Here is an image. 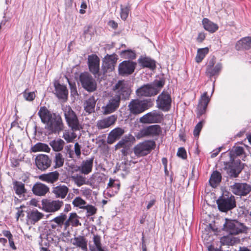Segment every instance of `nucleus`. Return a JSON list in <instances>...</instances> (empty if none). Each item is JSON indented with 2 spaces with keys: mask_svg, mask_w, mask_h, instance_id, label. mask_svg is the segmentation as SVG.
<instances>
[{
  "mask_svg": "<svg viewBox=\"0 0 251 251\" xmlns=\"http://www.w3.org/2000/svg\"><path fill=\"white\" fill-rule=\"evenodd\" d=\"M202 126H195L193 131V134L195 137H198L201 130Z\"/></svg>",
  "mask_w": 251,
  "mask_h": 251,
  "instance_id": "obj_62",
  "label": "nucleus"
},
{
  "mask_svg": "<svg viewBox=\"0 0 251 251\" xmlns=\"http://www.w3.org/2000/svg\"><path fill=\"white\" fill-rule=\"evenodd\" d=\"M230 177H237L242 170L240 159H235L232 162L226 163L224 168Z\"/></svg>",
  "mask_w": 251,
  "mask_h": 251,
  "instance_id": "obj_8",
  "label": "nucleus"
},
{
  "mask_svg": "<svg viewBox=\"0 0 251 251\" xmlns=\"http://www.w3.org/2000/svg\"><path fill=\"white\" fill-rule=\"evenodd\" d=\"M208 52L209 49L207 47L199 49L195 57L196 62L198 63L201 62Z\"/></svg>",
  "mask_w": 251,
  "mask_h": 251,
  "instance_id": "obj_38",
  "label": "nucleus"
},
{
  "mask_svg": "<svg viewBox=\"0 0 251 251\" xmlns=\"http://www.w3.org/2000/svg\"><path fill=\"white\" fill-rule=\"evenodd\" d=\"M210 100V98L207 96V92H204L199 100L197 107V117L200 118L201 116L205 113L208 104Z\"/></svg>",
  "mask_w": 251,
  "mask_h": 251,
  "instance_id": "obj_17",
  "label": "nucleus"
},
{
  "mask_svg": "<svg viewBox=\"0 0 251 251\" xmlns=\"http://www.w3.org/2000/svg\"><path fill=\"white\" fill-rule=\"evenodd\" d=\"M75 215V213H70V216H69L68 219L67 220H65V221L64 223L65 228H67L70 225V224H71V219H73V218H74V216Z\"/></svg>",
  "mask_w": 251,
  "mask_h": 251,
  "instance_id": "obj_58",
  "label": "nucleus"
},
{
  "mask_svg": "<svg viewBox=\"0 0 251 251\" xmlns=\"http://www.w3.org/2000/svg\"><path fill=\"white\" fill-rule=\"evenodd\" d=\"M49 144L52 148L53 151L58 152L63 149L65 145V142L60 138H55L54 140L50 141Z\"/></svg>",
  "mask_w": 251,
  "mask_h": 251,
  "instance_id": "obj_33",
  "label": "nucleus"
},
{
  "mask_svg": "<svg viewBox=\"0 0 251 251\" xmlns=\"http://www.w3.org/2000/svg\"><path fill=\"white\" fill-rule=\"evenodd\" d=\"M154 99L148 98L143 100L132 99L128 105L130 114L136 115L152 107Z\"/></svg>",
  "mask_w": 251,
  "mask_h": 251,
  "instance_id": "obj_2",
  "label": "nucleus"
},
{
  "mask_svg": "<svg viewBox=\"0 0 251 251\" xmlns=\"http://www.w3.org/2000/svg\"><path fill=\"white\" fill-rule=\"evenodd\" d=\"M100 58L96 54L88 57V66L90 72L94 75H98L100 71Z\"/></svg>",
  "mask_w": 251,
  "mask_h": 251,
  "instance_id": "obj_20",
  "label": "nucleus"
},
{
  "mask_svg": "<svg viewBox=\"0 0 251 251\" xmlns=\"http://www.w3.org/2000/svg\"><path fill=\"white\" fill-rule=\"evenodd\" d=\"M160 126H147L141 130L136 135L137 139L144 137L158 135L160 132Z\"/></svg>",
  "mask_w": 251,
  "mask_h": 251,
  "instance_id": "obj_21",
  "label": "nucleus"
},
{
  "mask_svg": "<svg viewBox=\"0 0 251 251\" xmlns=\"http://www.w3.org/2000/svg\"><path fill=\"white\" fill-rule=\"evenodd\" d=\"M163 119V114L158 110H153L140 118V122L143 124L160 123Z\"/></svg>",
  "mask_w": 251,
  "mask_h": 251,
  "instance_id": "obj_10",
  "label": "nucleus"
},
{
  "mask_svg": "<svg viewBox=\"0 0 251 251\" xmlns=\"http://www.w3.org/2000/svg\"><path fill=\"white\" fill-rule=\"evenodd\" d=\"M233 151L236 155L239 156L242 155L244 153V151L243 147H236L234 148Z\"/></svg>",
  "mask_w": 251,
  "mask_h": 251,
  "instance_id": "obj_59",
  "label": "nucleus"
},
{
  "mask_svg": "<svg viewBox=\"0 0 251 251\" xmlns=\"http://www.w3.org/2000/svg\"><path fill=\"white\" fill-rule=\"evenodd\" d=\"M155 146V144L154 141H146L136 145L134 148V152L138 157L144 156L150 153Z\"/></svg>",
  "mask_w": 251,
  "mask_h": 251,
  "instance_id": "obj_6",
  "label": "nucleus"
},
{
  "mask_svg": "<svg viewBox=\"0 0 251 251\" xmlns=\"http://www.w3.org/2000/svg\"><path fill=\"white\" fill-rule=\"evenodd\" d=\"M137 61L142 68H148L151 71H154L156 68V61L146 55H141Z\"/></svg>",
  "mask_w": 251,
  "mask_h": 251,
  "instance_id": "obj_18",
  "label": "nucleus"
},
{
  "mask_svg": "<svg viewBox=\"0 0 251 251\" xmlns=\"http://www.w3.org/2000/svg\"><path fill=\"white\" fill-rule=\"evenodd\" d=\"M113 90L116 94L111 99V113L119 107L121 97L124 100H128L131 94L130 89L124 80H119L113 87Z\"/></svg>",
  "mask_w": 251,
  "mask_h": 251,
  "instance_id": "obj_1",
  "label": "nucleus"
},
{
  "mask_svg": "<svg viewBox=\"0 0 251 251\" xmlns=\"http://www.w3.org/2000/svg\"><path fill=\"white\" fill-rule=\"evenodd\" d=\"M202 24L204 29L212 33L215 32L219 28L217 24L214 23L206 18L202 19Z\"/></svg>",
  "mask_w": 251,
  "mask_h": 251,
  "instance_id": "obj_30",
  "label": "nucleus"
},
{
  "mask_svg": "<svg viewBox=\"0 0 251 251\" xmlns=\"http://www.w3.org/2000/svg\"><path fill=\"white\" fill-rule=\"evenodd\" d=\"M67 216L65 214L61 213L60 215L54 218L51 222H54L59 226H62L66 220Z\"/></svg>",
  "mask_w": 251,
  "mask_h": 251,
  "instance_id": "obj_45",
  "label": "nucleus"
},
{
  "mask_svg": "<svg viewBox=\"0 0 251 251\" xmlns=\"http://www.w3.org/2000/svg\"><path fill=\"white\" fill-rule=\"evenodd\" d=\"M54 162L55 163L54 168L55 169L63 166L64 163V158L61 153L57 152L55 153Z\"/></svg>",
  "mask_w": 251,
  "mask_h": 251,
  "instance_id": "obj_41",
  "label": "nucleus"
},
{
  "mask_svg": "<svg viewBox=\"0 0 251 251\" xmlns=\"http://www.w3.org/2000/svg\"><path fill=\"white\" fill-rule=\"evenodd\" d=\"M121 54H126V57L131 59H134L136 58V53L134 51L131 50H122L121 52Z\"/></svg>",
  "mask_w": 251,
  "mask_h": 251,
  "instance_id": "obj_48",
  "label": "nucleus"
},
{
  "mask_svg": "<svg viewBox=\"0 0 251 251\" xmlns=\"http://www.w3.org/2000/svg\"><path fill=\"white\" fill-rule=\"evenodd\" d=\"M129 11V7L127 6L121 8V18L125 20L128 17Z\"/></svg>",
  "mask_w": 251,
  "mask_h": 251,
  "instance_id": "obj_53",
  "label": "nucleus"
},
{
  "mask_svg": "<svg viewBox=\"0 0 251 251\" xmlns=\"http://www.w3.org/2000/svg\"><path fill=\"white\" fill-rule=\"evenodd\" d=\"M63 126H45L44 130H40L41 134L44 133L46 135H50L53 133H56L63 130Z\"/></svg>",
  "mask_w": 251,
  "mask_h": 251,
  "instance_id": "obj_39",
  "label": "nucleus"
},
{
  "mask_svg": "<svg viewBox=\"0 0 251 251\" xmlns=\"http://www.w3.org/2000/svg\"><path fill=\"white\" fill-rule=\"evenodd\" d=\"M159 93V91L156 90L150 83L144 84L136 91V94L138 97H151Z\"/></svg>",
  "mask_w": 251,
  "mask_h": 251,
  "instance_id": "obj_14",
  "label": "nucleus"
},
{
  "mask_svg": "<svg viewBox=\"0 0 251 251\" xmlns=\"http://www.w3.org/2000/svg\"><path fill=\"white\" fill-rule=\"evenodd\" d=\"M77 185L80 186L85 183V179L82 176H77L76 178Z\"/></svg>",
  "mask_w": 251,
  "mask_h": 251,
  "instance_id": "obj_60",
  "label": "nucleus"
},
{
  "mask_svg": "<svg viewBox=\"0 0 251 251\" xmlns=\"http://www.w3.org/2000/svg\"><path fill=\"white\" fill-rule=\"evenodd\" d=\"M219 209L222 212H227L236 206L235 200L233 196H223L217 201Z\"/></svg>",
  "mask_w": 251,
  "mask_h": 251,
  "instance_id": "obj_7",
  "label": "nucleus"
},
{
  "mask_svg": "<svg viewBox=\"0 0 251 251\" xmlns=\"http://www.w3.org/2000/svg\"><path fill=\"white\" fill-rule=\"evenodd\" d=\"M135 138L131 134L124 136L115 146V149L123 148L121 150L122 154L126 156L132 145L135 143Z\"/></svg>",
  "mask_w": 251,
  "mask_h": 251,
  "instance_id": "obj_11",
  "label": "nucleus"
},
{
  "mask_svg": "<svg viewBox=\"0 0 251 251\" xmlns=\"http://www.w3.org/2000/svg\"><path fill=\"white\" fill-rule=\"evenodd\" d=\"M38 115L42 122L47 126H63L61 116L51 112L45 106L40 107Z\"/></svg>",
  "mask_w": 251,
  "mask_h": 251,
  "instance_id": "obj_3",
  "label": "nucleus"
},
{
  "mask_svg": "<svg viewBox=\"0 0 251 251\" xmlns=\"http://www.w3.org/2000/svg\"><path fill=\"white\" fill-rule=\"evenodd\" d=\"M84 209L86 210L87 216H89L95 214L97 210L95 206L89 204L86 205Z\"/></svg>",
  "mask_w": 251,
  "mask_h": 251,
  "instance_id": "obj_49",
  "label": "nucleus"
},
{
  "mask_svg": "<svg viewBox=\"0 0 251 251\" xmlns=\"http://www.w3.org/2000/svg\"><path fill=\"white\" fill-rule=\"evenodd\" d=\"M63 111L68 126H80L76 115L70 106L65 107Z\"/></svg>",
  "mask_w": 251,
  "mask_h": 251,
  "instance_id": "obj_19",
  "label": "nucleus"
},
{
  "mask_svg": "<svg viewBox=\"0 0 251 251\" xmlns=\"http://www.w3.org/2000/svg\"><path fill=\"white\" fill-rule=\"evenodd\" d=\"M177 155L183 159H186L187 158V154L184 148H179L177 152Z\"/></svg>",
  "mask_w": 251,
  "mask_h": 251,
  "instance_id": "obj_54",
  "label": "nucleus"
},
{
  "mask_svg": "<svg viewBox=\"0 0 251 251\" xmlns=\"http://www.w3.org/2000/svg\"><path fill=\"white\" fill-rule=\"evenodd\" d=\"M68 81L70 88L71 95H73V96L78 95L75 83L70 81L69 79H68Z\"/></svg>",
  "mask_w": 251,
  "mask_h": 251,
  "instance_id": "obj_52",
  "label": "nucleus"
},
{
  "mask_svg": "<svg viewBox=\"0 0 251 251\" xmlns=\"http://www.w3.org/2000/svg\"><path fill=\"white\" fill-rule=\"evenodd\" d=\"M63 204L62 201L43 199L42 209L46 212L54 213L58 211Z\"/></svg>",
  "mask_w": 251,
  "mask_h": 251,
  "instance_id": "obj_9",
  "label": "nucleus"
},
{
  "mask_svg": "<svg viewBox=\"0 0 251 251\" xmlns=\"http://www.w3.org/2000/svg\"><path fill=\"white\" fill-rule=\"evenodd\" d=\"M237 238L232 236H226L221 238V243L223 245H234L237 242Z\"/></svg>",
  "mask_w": 251,
  "mask_h": 251,
  "instance_id": "obj_40",
  "label": "nucleus"
},
{
  "mask_svg": "<svg viewBox=\"0 0 251 251\" xmlns=\"http://www.w3.org/2000/svg\"><path fill=\"white\" fill-rule=\"evenodd\" d=\"M216 57L213 56L209 60L208 62V64L206 66V70H208L211 68L214 67V65L216 63Z\"/></svg>",
  "mask_w": 251,
  "mask_h": 251,
  "instance_id": "obj_55",
  "label": "nucleus"
},
{
  "mask_svg": "<svg viewBox=\"0 0 251 251\" xmlns=\"http://www.w3.org/2000/svg\"><path fill=\"white\" fill-rule=\"evenodd\" d=\"M124 133L123 129L120 127H117L111 131V144L117 139L120 137Z\"/></svg>",
  "mask_w": 251,
  "mask_h": 251,
  "instance_id": "obj_42",
  "label": "nucleus"
},
{
  "mask_svg": "<svg viewBox=\"0 0 251 251\" xmlns=\"http://www.w3.org/2000/svg\"><path fill=\"white\" fill-rule=\"evenodd\" d=\"M68 188L64 185H60L52 188V193L56 198L64 199L68 193Z\"/></svg>",
  "mask_w": 251,
  "mask_h": 251,
  "instance_id": "obj_28",
  "label": "nucleus"
},
{
  "mask_svg": "<svg viewBox=\"0 0 251 251\" xmlns=\"http://www.w3.org/2000/svg\"><path fill=\"white\" fill-rule=\"evenodd\" d=\"M96 100L94 96L90 97L84 103V107L86 112L91 113L94 111Z\"/></svg>",
  "mask_w": 251,
  "mask_h": 251,
  "instance_id": "obj_34",
  "label": "nucleus"
},
{
  "mask_svg": "<svg viewBox=\"0 0 251 251\" xmlns=\"http://www.w3.org/2000/svg\"><path fill=\"white\" fill-rule=\"evenodd\" d=\"M49 187L45 184L37 182L32 187L33 193L38 196H44L49 192Z\"/></svg>",
  "mask_w": 251,
  "mask_h": 251,
  "instance_id": "obj_23",
  "label": "nucleus"
},
{
  "mask_svg": "<svg viewBox=\"0 0 251 251\" xmlns=\"http://www.w3.org/2000/svg\"><path fill=\"white\" fill-rule=\"evenodd\" d=\"M75 136L73 132H65L63 134V137L67 141V142H71L75 138Z\"/></svg>",
  "mask_w": 251,
  "mask_h": 251,
  "instance_id": "obj_50",
  "label": "nucleus"
},
{
  "mask_svg": "<svg viewBox=\"0 0 251 251\" xmlns=\"http://www.w3.org/2000/svg\"><path fill=\"white\" fill-rule=\"evenodd\" d=\"M75 153L77 158H79L81 154V147L78 143L75 144Z\"/></svg>",
  "mask_w": 251,
  "mask_h": 251,
  "instance_id": "obj_56",
  "label": "nucleus"
},
{
  "mask_svg": "<svg viewBox=\"0 0 251 251\" xmlns=\"http://www.w3.org/2000/svg\"><path fill=\"white\" fill-rule=\"evenodd\" d=\"M31 150L33 152L38 151H45L49 152L50 149L49 146L45 143L39 142L31 147Z\"/></svg>",
  "mask_w": 251,
  "mask_h": 251,
  "instance_id": "obj_36",
  "label": "nucleus"
},
{
  "mask_svg": "<svg viewBox=\"0 0 251 251\" xmlns=\"http://www.w3.org/2000/svg\"><path fill=\"white\" fill-rule=\"evenodd\" d=\"M44 216V214L35 209L27 213V217L28 221L30 222L31 224L34 225L36 223L42 219Z\"/></svg>",
  "mask_w": 251,
  "mask_h": 251,
  "instance_id": "obj_27",
  "label": "nucleus"
},
{
  "mask_svg": "<svg viewBox=\"0 0 251 251\" xmlns=\"http://www.w3.org/2000/svg\"><path fill=\"white\" fill-rule=\"evenodd\" d=\"M55 95L59 99L66 101L68 97V90L66 86L59 83L54 85Z\"/></svg>",
  "mask_w": 251,
  "mask_h": 251,
  "instance_id": "obj_24",
  "label": "nucleus"
},
{
  "mask_svg": "<svg viewBox=\"0 0 251 251\" xmlns=\"http://www.w3.org/2000/svg\"><path fill=\"white\" fill-rule=\"evenodd\" d=\"M13 189L15 193L21 197V196H24L27 193V190L25 188V184L21 181L15 180L13 182Z\"/></svg>",
  "mask_w": 251,
  "mask_h": 251,
  "instance_id": "obj_32",
  "label": "nucleus"
},
{
  "mask_svg": "<svg viewBox=\"0 0 251 251\" xmlns=\"http://www.w3.org/2000/svg\"><path fill=\"white\" fill-rule=\"evenodd\" d=\"M26 89L23 93V97L25 99L28 101H33L36 97V95L34 92H27Z\"/></svg>",
  "mask_w": 251,
  "mask_h": 251,
  "instance_id": "obj_47",
  "label": "nucleus"
},
{
  "mask_svg": "<svg viewBox=\"0 0 251 251\" xmlns=\"http://www.w3.org/2000/svg\"><path fill=\"white\" fill-rule=\"evenodd\" d=\"M79 81L81 86L89 92H93L96 90L97 84L95 79L88 72L81 73L79 76Z\"/></svg>",
  "mask_w": 251,
  "mask_h": 251,
  "instance_id": "obj_5",
  "label": "nucleus"
},
{
  "mask_svg": "<svg viewBox=\"0 0 251 251\" xmlns=\"http://www.w3.org/2000/svg\"><path fill=\"white\" fill-rule=\"evenodd\" d=\"M81 9L79 10L80 13L83 14L85 13V9L87 8V4L85 1H83L80 5Z\"/></svg>",
  "mask_w": 251,
  "mask_h": 251,
  "instance_id": "obj_64",
  "label": "nucleus"
},
{
  "mask_svg": "<svg viewBox=\"0 0 251 251\" xmlns=\"http://www.w3.org/2000/svg\"><path fill=\"white\" fill-rule=\"evenodd\" d=\"M94 159V157H92L82 162L79 169L82 174L87 175L92 171Z\"/></svg>",
  "mask_w": 251,
  "mask_h": 251,
  "instance_id": "obj_26",
  "label": "nucleus"
},
{
  "mask_svg": "<svg viewBox=\"0 0 251 251\" xmlns=\"http://www.w3.org/2000/svg\"><path fill=\"white\" fill-rule=\"evenodd\" d=\"M221 174L218 171L213 172L212 174L209 179V183L210 185L213 187H216L221 181Z\"/></svg>",
  "mask_w": 251,
  "mask_h": 251,
  "instance_id": "obj_35",
  "label": "nucleus"
},
{
  "mask_svg": "<svg viewBox=\"0 0 251 251\" xmlns=\"http://www.w3.org/2000/svg\"><path fill=\"white\" fill-rule=\"evenodd\" d=\"M222 64L218 62L216 65L211 69L206 70V74L207 76L211 77L215 75H218L222 69Z\"/></svg>",
  "mask_w": 251,
  "mask_h": 251,
  "instance_id": "obj_37",
  "label": "nucleus"
},
{
  "mask_svg": "<svg viewBox=\"0 0 251 251\" xmlns=\"http://www.w3.org/2000/svg\"><path fill=\"white\" fill-rule=\"evenodd\" d=\"M205 38V35L204 33H200L197 37V41L200 43H201Z\"/></svg>",
  "mask_w": 251,
  "mask_h": 251,
  "instance_id": "obj_63",
  "label": "nucleus"
},
{
  "mask_svg": "<svg viewBox=\"0 0 251 251\" xmlns=\"http://www.w3.org/2000/svg\"><path fill=\"white\" fill-rule=\"evenodd\" d=\"M230 190L236 195L245 196L251 191V186L246 183H235L230 186Z\"/></svg>",
  "mask_w": 251,
  "mask_h": 251,
  "instance_id": "obj_13",
  "label": "nucleus"
},
{
  "mask_svg": "<svg viewBox=\"0 0 251 251\" xmlns=\"http://www.w3.org/2000/svg\"><path fill=\"white\" fill-rule=\"evenodd\" d=\"M114 182L115 180L111 179V189L113 191H114L115 193H117L120 188V184H117V186L115 187L114 185Z\"/></svg>",
  "mask_w": 251,
  "mask_h": 251,
  "instance_id": "obj_61",
  "label": "nucleus"
},
{
  "mask_svg": "<svg viewBox=\"0 0 251 251\" xmlns=\"http://www.w3.org/2000/svg\"><path fill=\"white\" fill-rule=\"evenodd\" d=\"M251 48V37L242 38L236 44L235 49L237 50H248Z\"/></svg>",
  "mask_w": 251,
  "mask_h": 251,
  "instance_id": "obj_25",
  "label": "nucleus"
},
{
  "mask_svg": "<svg viewBox=\"0 0 251 251\" xmlns=\"http://www.w3.org/2000/svg\"><path fill=\"white\" fill-rule=\"evenodd\" d=\"M59 176V173L55 171L49 173L42 174L39 175L38 177L41 181L48 183H54L58 180Z\"/></svg>",
  "mask_w": 251,
  "mask_h": 251,
  "instance_id": "obj_22",
  "label": "nucleus"
},
{
  "mask_svg": "<svg viewBox=\"0 0 251 251\" xmlns=\"http://www.w3.org/2000/svg\"><path fill=\"white\" fill-rule=\"evenodd\" d=\"M74 206L79 207L80 208H83L86 205V201L79 197L75 198L73 201Z\"/></svg>",
  "mask_w": 251,
  "mask_h": 251,
  "instance_id": "obj_46",
  "label": "nucleus"
},
{
  "mask_svg": "<svg viewBox=\"0 0 251 251\" xmlns=\"http://www.w3.org/2000/svg\"><path fill=\"white\" fill-rule=\"evenodd\" d=\"M172 99L171 96L165 91H163L156 100L157 107L163 111H168L171 107Z\"/></svg>",
  "mask_w": 251,
  "mask_h": 251,
  "instance_id": "obj_12",
  "label": "nucleus"
},
{
  "mask_svg": "<svg viewBox=\"0 0 251 251\" xmlns=\"http://www.w3.org/2000/svg\"><path fill=\"white\" fill-rule=\"evenodd\" d=\"M71 242L74 245L80 248L82 250L85 251L87 249V241L84 236L75 237L71 239Z\"/></svg>",
  "mask_w": 251,
  "mask_h": 251,
  "instance_id": "obj_31",
  "label": "nucleus"
},
{
  "mask_svg": "<svg viewBox=\"0 0 251 251\" xmlns=\"http://www.w3.org/2000/svg\"><path fill=\"white\" fill-rule=\"evenodd\" d=\"M35 162L39 170L44 171L50 166L51 160L48 155L40 154L36 156Z\"/></svg>",
  "mask_w": 251,
  "mask_h": 251,
  "instance_id": "obj_15",
  "label": "nucleus"
},
{
  "mask_svg": "<svg viewBox=\"0 0 251 251\" xmlns=\"http://www.w3.org/2000/svg\"><path fill=\"white\" fill-rule=\"evenodd\" d=\"M78 216L77 214L75 213V215L74 216V218L73 219H71V225L73 226H78L81 225L80 223L79 222L78 219H77Z\"/></svg>",
  "mask_w": 251,
  "mask_h": 251,
  "instance_id": "obj_57",
  "label": "nucleus"
},
{
  "mask_svg": "<svg viewBox=\"0 0 251 251\" xmlns=\"http://www.w3.org/2000/svg\"><path fill=\"white\" fill-rule=\"evenodd\" d=\"M72 145H68L65 147V151H66V155L67 157L70 158H74V151L71 149Z\"/></svg>",
  "mask_w": 251,
  "mask_h": 251,
  "instance_id": "obj_51",
  "label": "nucleus"
},
{
  "mask_svg": "<svg viewBox=\"0 0 251 251\" xmlns=\"http://www.w3.org/2000/svg\"><path fill=\"white\" fill-rule=\"evenodd\" d=\"M110 69V55L107 54L103 61L102 64V71L103 75H106L108 72V70Z\"/></svg>",
  "mask_w": 251,
  "mask_h": 251,
  "instance_id": "obj_44",
  "label": "nucleus"
},
{
  "mask_svg": "<svg viewBox=\"0 0 251 251\" xmlns=\"http://www.w3.org/2000/svg\"><path fill=\"white\" fill-rule=\"evenodd\" d=\"M93 241L94 244L89 245V249L91 251H108L106 249L101 246L100 236L94 234Z\"/></svg>",
  "mask_w": 251,
  "mask_h": 251,
  "instance_id": "obj_29",
  "label": "nucleus"
},
{
  "mask_svg": "<svg viewBox=\"0 0 251 251\" xmlns=\"http://www.w3.org/2000/svg\"><path fill=\"white\" fill-rule=\"evenodd\" d=\"M165 83V80L164 78H160L159 79H155L152 83H150L151 86L156 90L160 91V89L162 88Z\"/></svg>",
  "mask_w": 251,
  "mask_h": 251,
  "instance_id": "obj_43",
  "label": "nucleus"
},
{
  "mask_svg": "<svg viewBox=\"0 0 251 251\" xmlns=\"http://www.w3.org/2000/svg\"><path fill=\"white\" fill-rule=\"evenodd\" d=\"M223 229L231 235H237L246 232L247 228L237 221L226 219Z\"/></svg>",
  "mask_w": 251,
  "mask_h": 251,
  "instance_id": "obj_4",
  "label": "nucleus"
},
{
  "mask_svg": "<svg viewBox=\"0 0 251 251\" xmlns=\"http://www.w3.org/2000/svg\"><path fill=\"white\" fill-rule=\"evenodd\" d=\"M136 65V63L130 60L123 61L119 65V74L123 76L132 74L134 71Z\"/></svg>",
  "mask_w": 251,
  "mask_h": 251,
  "instance_id": "obj_16",
  "label": "nucleus"
}]
</instances>
